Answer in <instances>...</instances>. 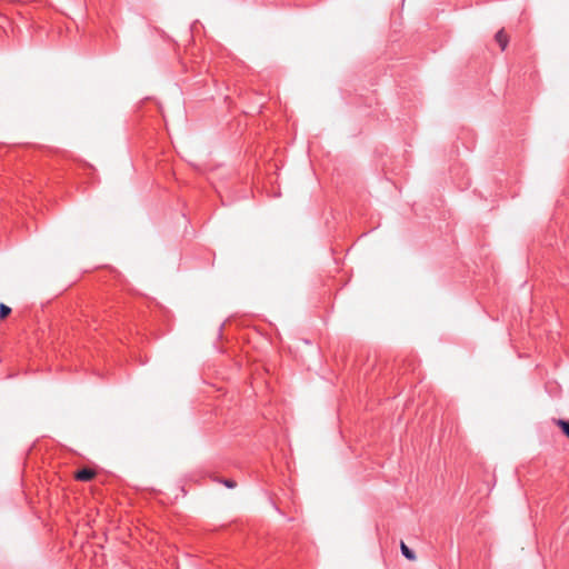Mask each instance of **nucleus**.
Returning <instances> with one entry per match:
<instances>
[{
    "mask_svg": "<svg viewBox=\"0 0 569 569\" xmlns=\"http://www.w3.org/2000/svg\"><path fill=\"white\" fill-rule=\"evenodd\" d=\"M96 471L90 468H82L78 470L74 475V478L78 481H90L94 478Z\"/></svg>",
    "mask_w": 569,
    "mask_h": 569,
    "instance_id": "obj_1",
    "label": "nucleus"
},
{
    "mask_svg": "<svg viewBox=\"0 0 569 569\" xmlns=\"http://www.w3.org/2000/svg\"><path fill=\"white\" fill-rule=\"evenodd\" d=\"M496 41L500 46L501 50H506L508 46V36L506 34L505 30H499L495 36Z\"/></svg>",
    "mask_w": 569,
    "mask_h": 569,
    "instance_id": "obj_2",
    "label": "nucleus"
},
{
    "mask_svg": "<svg viewBox=\"0 0 569 569\" xmlns=\"http://www.w3.org/2000/svg\"><path fill=\"white\" fill-rule=\"evenodd\" d=\"M401 552L402 555L409 559V560H415L416 559V555L415 552L405 543V542H401Z\"/></svg>",
    "mask_w": 569,
    "mask_h": 569,
    "instance_id": "obj_3",
    "label": "nucleus"
},
{
    "mask_svg": "<svg viewBox=\"0 0 569 569\" xmlns=\"http://www.w3.org/2000/svg\"><path fill=\"white\" fill-rule=\"evenodd\" d=\"M557 426L560 427L562 432L569 438V420L559 419L556 421Z\"/></svg>",
    "mask_w": 569,
    "mask_h": 569,
    "instance_id": "obj_4",
    "label": "nucleus"
},
{
    "mask_svg": "<svg viewBox=\"0 0 569 569\" xmlns=\"http://www.w3.org/2000/svg\"><path fill=\"white\" fill-rule=\"evenodd\" d=\"M11 313V308L4 303H0V320L6 319Z\"/></svg>",
    "mask_w": 569,
    "mask_h": 569,
    "instance_id": "obj_5",
    "label": "nucleus"
},
{
    "mask_svg": "<svg viewBox=\"0 0 569 569\" xmlns=\"http://www.w3.org/2000/svg\"><path fill=\"white\" fill-rule=\"evenodd\" d=\"M223 483L228 487V488H234L236 487V482L233 480H224Z\"/></svg>",
    "mask_w": 569,
    "mask_h": 569,
    "instance_id": "obj_6",
    "label": "nucleus"
}]
</instances>
